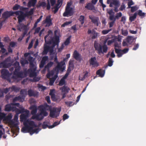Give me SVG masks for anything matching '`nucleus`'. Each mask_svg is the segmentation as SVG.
<instances>
[{"label": "nucleus", "mask_w": 146, "mask_h": 146, "mask_svg": "<svg viewBox=\"0 0 146 146\" xmlns=\"http://www.w3.org/2000/svg\"><path fill=\"white\" fill-rule=\"evenodd\" d=\"M122 16V14L121 12L117 13L116 14L115 17H114V18L113 19H115V20H116V19H118L119 17H121Z\"/></svg>", "instance_id": "obj_38"}, {"label": "nucleus", "mask_w": 146, "mask_h": 146, "mask_svg": "<svg viewBox=\"0 0 146 146\" xmlns=\"http://www.w3.org/2000/svg\"><path fill=\"white\" fill-rule=\"evenodd\" d=\"M94 46L95 50L97 51V53L99 55L106 53L108 52V48L105 44L102 45L95 42Z\"/></svg>", "instance_id": "obj_3"}, {"label": "nucleus", "mask_w": 146, "mask_h": 146, "mask_svg": "<svg viewBox=\"0 0 146 146\" xmlns=\"http://www.w3.org/2000/svg\"><path fill=\"white\" fill-rule=\"evenodd\" d=\"M71 38V36H69L66 40L64 43H63L65 46L68 45L70 43V40Z\"/></svg>", "instance_id": "obj_37"}, {"label": "nucleus", "mask_w": 146, "mask_h": 146, "mask_svg": "<svg viewBox=\"0 0 146 146\" xmlns=\"http://www.w3.org/2000/svg\"><path fill=\"white\" fill-rule=\"evenodd\" d=\"M72 23V22L71 21L66 22L64 23L63 24H62L61 26L62 27H65V26H67L70 24Z\"/></svg>", "instance_id": "obj_58"}, {"label": "nucleus", "mask_w": 146, "mask_h": 146, "mask_svg": "<svg viewBox=\"0 0 146 146\" xmlns=\"http://www.w3.org/2000/svg\"><path fill=\"white\" fill-rule=\"evenodd\" d=\"M20 69L19 68L17 67L15 68L13 72V75L12 78L14 79H16L17 78H21L23 75V73L19 72Z\"/></svg>", "instance_id": "obj_11"}, {"label": "nucleus", "mask_w": 146, "mask_h": 146, "mask_svg": "<svg viewBox=\"0 0 146 146\" xmlns=\"http://www.w3.org/2000/svg\"><path fill=\"white\" fill-rule=\"evenodd\" d=\"M114 48L115 53L117 54V56L119 58L121 57L123 54L121 51V50L118 49L116 48Z\"/></svg>", "instance_id": "obj_29"}, {"label": "nucleus", "mask_w": 146, "mask_h": 146, "mask_svg": "<svg viewBox=\"0 0 146 146\" xmlns=\"http://www.w3.org/2000/svg\"><path fill=\"white\" fill-rule=\"evenodd\" d=\"M28 60L29 62L30 67H34L35 65L33 63L34 60L33 59V58L32 57L30 56L28 59Z\"/></svg>", "instance_id": "obj_34"}, {"label": "nucleus", "mask_w": 146, "mask_h": 146, "mask_svg": "<svg viewBox=\"0 0 146 146\" xmlns=\"http://www.w3.org/2000/svg\"><path fill=\"white\" fill-rule=\"evenodd\" d=\"M38 93L37 92H35L31 89L29 90L28 91V94L30 97H36L38 95Z\"/></svg>", "instance_id": "obj_20"}, {"label": "nucleus", "mask_w": 146, "mask_h": 146, "mask_svg": "<svg viewBox=\"0 0 146 146\" xmlns=\"http://www.w3.org/2000/svg\"><path fill=\"white\" fill-rule=\"evenodd\" d=\"M60 124V122H58V121H56L54 122L52 125H50L49 127V129L52 128L55 126H56L57 125Z\"/></svg>", "instance_id": "obj_44"}, {"label": "nucleus", "mask_w": 146, "mask_h": 146, "mask_svg": "<svg viewBox=\"0 0 146 146\" xmlns=\"http://www.w3.org/2000/svg\"><path fill=\"white\" fill-rule=\"evenodd\" d=\"M85 8L88 10H92L95 9L94 6L90 3H88L85 6Z\"/></svg>", "instance_id": "obj_26"}, {"label": "nucleus", "mask_w": 146, "mask_h": 146, "mask_svg": "<svg viewBox=\"0 0 146 146\" xmlns=\"http://www.w3.org/2000/svg\"><path fill=\"white\" fill-rule=\"evenodd\" d=\"M57 65L55 68L54 70L58 72L59 70L63 71L65 69V67L62 66L65 64V62L64 61H61L60 62L58 63Z\"/></svg>", "instance_id": "obj_13"}, {"label": "nucleus", "mask_w": 146, "mask_h": 146, "mask_svg": "<svg viewBox=\"0 0 146 146\" xmlns=\"http://www.w3.org/2000/svg\"><path fill=\"white\" fill-rule=\"evenodd\" d=\"M36 2L37 0H31L28 3V6L29 7H34Z\"/></svg>", "instance_id": "obj_27"}, {"label": "nucleus", "mask_w": 146, "mask_h": 146, "mask_svg": "<svg viewBox=\"0 0 146 146\" xmlns=\"http://www.w3.org/2000/svg\"><path fill=\"white\" fill-rule=\"evenodd\" d=\"M5 110L6 111L9 112L10 111L15 112H19V109L16 107L14 106L11 104H7L5 106Z\"/></svg>", "instance_id": "obj_8"}, {"label": "nucleus", "mask_w": 146, "mask_h": 146, "mask_svg": "<svg viewBox=\"0 0 146 146\" xmlns=\"http://www.w3.org/2000/svg\"><path fill=\"white\" fill-rule=\"evenodd\" d=\"M30 68L28 70V71L30 72V76L31 77L35 76H36V74L35 72L36 68L34 67H30Z\"/></svg>", "instance_id": "obj_18"}, {"label": "nucleus", "mask_w": 146, "mask_h": 146, "mask_svg": "<svg viewBox=\"0 0 146 146\" xmlns=\"http://www.w3.org/2000/svg\"><path fill=\"white\" fill-rule=\"evenodd\" d=\"M89 19L91 20V21L93 23L96 25L97 26L100 24L99 18L98 17L94 16L93 15H90Z\"/></svg>", "instance_id": "obj_12"}, {"label": "nucleus", "mask_w": 146, "mask_h": 146, "mask_svg": "<svg viewBox=\"0 0 146 146\" xmlns=\"http://www.w3.org/2000/svg\"><path fill=\"white\" fill-rule=\"evenodd\" d=\"M2 78L4 79H6L8 81L10 82V76L11 74L9 71L6 69H3L1 71Z\"/></svg>", "instance_id": "obj_6"}, {"label": "nucleus", "mask_w": 146, "mask_h": 146, "mask_svg": "<svg viewBox=\"0 0 146 146\" xmlns=\"http://www.w3.org/2000/svg\"><path fill=\"white\" fill-rule=\"evenodd\" d=\"M13 65L14 66V67L15 68H15H17V67L19 68H20L19 63L17 61H16L13 64Z\"/></svg>", "instance_id": "obj_50"}, {"label": "nucleus", "mask_w": 146, "mask_h": 146, "mask_svg": "<svg viewBox=\"0 0 146 146\" xmlns=\"http://www.w3.org/2000/svg\"><path fill=\"white\" fill-rule=\"evenodd\" d=\"M26 33V32H24V33H23V34L21 36V37H20L18 39V41H21L22 40V39L25 36V35L27 34Z\"/></svg>", "instance_id": "obj_60"}, {"label": "nucleus", "mask_w": 146, "mask_h": 146, "mask_svg": "<svg viewBox=\"0 0 146 146\" xmlns=\"http://www.w3.org/2000/svg\"><path fill=\"white\" fill-rule=\"evenodd\" d=\"M105 73V70H103L102 69L98 70L96 72V74L98 75H99V76L101 77H103Z\"/></svg>", "instance_id": "obj_23"}, {"label": "nucleus", "mask_w": 146, "mask_h": 146, "mask_svg": "<svg viewBox=\"0 0 146 146\" xmlns=\"http://www.w3.org/2000/svg\"><path fill=\"white\" fill-rule=\"evenodd\" d=\"M11 125H13V127L16 128L17 129H19V127L18 126V124L17 123H15L13 121H11Z\"/></svg>", "instance_id": "obj_46"}, {"label": "nucleus", "mask_w": 146, "mask_h": 146, "mask_svg": "<svg viewBox=\"0 0 146 146\" xmlns=\"http://www.w3.org/2000/svg\"><path fill=\"white\" fill-rule=\"evenodd\" d=\"M27 93V90L26 89H23L21 90L20 91V94H25Z\"/></svg>", "instance_id": "obj_64"}, {"label": "nucleus", "mask_w": 146, "mask_h": 146, "mask_svg": "<svg viewBox=\"0 0 146 146\" xmlns=\"http://www.w3.org/2000/svg\"><path fill=\"white\" fill-rule=\"evenodd\" d=\"M15 14L16 16H18L17 17L19 23H21L25 19L26 17L25 13L23 11H15Z\"/></svg>", "instance_id": "obj_7"}, {"label": "nucleus", "mask_w": 146, "mask_h": 146, "mask_svg": "<svg viewBox=\"0 0 146 146\" xmlns=\"http://www.w3.org/2000/svg\"><path fill=\"white\" fill-rule=\"evenodd\" d=\"M89 62L90 65L92 66L93 67H97L99 65V63L97 62L95 57H92L90 59Z\"/></svg>", "instance_id": "obj_15"}, {"label": "nucleus", "mask_w": 146, "mask_h": 146, "mask_svg": "<svg viewBox=\"0 0 146 146\" xmlns=\"http://www.w3.org/2000/svg\"><path fill=\"white\" fill-rule=\"evenodd\" d=\"M71 71V70H69V68H68L67 70V73L66 74L65 76L63 77L62 78H64V79H65L66 78H67V77L68 76L69 72H70V71Z\"/></svg>", "instance_id": "obj_54"}, {"label": "nucleus", "mask_w": 146, "mask_h": 146, "mask_svg": "<svg viewBox=\"0 0 146 146\" xmlns=\"http://www.w3.org/2000/svg\"><path fill=\"white\" fill-rule=\"evenodd\" d=\"M17 43L14 42H11L9 43V46H11V47H13L16 46Z\"/></svg>", "instance_id": "obj_56"}, {"label": "nucleus", "mask_w": 146, "mask_h": 146, "mask_svg": "<svg viewBox=\"0 0 146 146\" xmlns=\"http://www.w3.org/2000/svg\"><path fill=\"white\" fill-rule=\"evenodd\" d=\"M126 41L129 44H131L132 42V39L131 37L128 36L126 39Z\"/></svg>", "instance_id": "obj_61"}, {"label": "nucleus", "mask_w": 146, "mask_h": 146, "mask_svg": "<svg viewBox=\"0 0 146 146\" xmlns=\"http://www.w3.org/2000/svg\"><path fill=\"white\" fill-rule=\"evenodd\" d=\"M138 9V8L136 6H134L131 7V12H133L136 11Z\"/></svg>", "instance_id": "obj_53"}, {"label": "nucleus", "mask_w": 146, "mask_h": 146, "mask_svg": "<svg viewBox=\"0 0 146 146\" xmlns=\"http://www.w3.org/2000/svg\"><path fill=\"white\" fill-rule=\"evenodd\" d=\"M50 126H49L47 124V122L44 121L42 125V128L43 129H45L48 127L49 128V127Z\"/></svg>", "instance_id": "obj_42"}, {"label": "nucleus", "mask_w": 146, "mask_h": 146, "mask_svg": "<svg viewBox=\"0 0 146 146\" xmlns=\"http://www.w3.org/2000/svg\"><path fill=\"white\" fill-rule=\"evenodd\" d=\"M20 7V5L18 4H16L13 7V10H17Z\"/></svg>", "instance_id": "obj_52"}, {"label": "nucleus", "mask_w": 146, "mask_h": 146, "mask_svg": "<svg viewBox=\"0 0 146 146\" xmlns=\"http://www.w3.org/2000/svg\"><path fill=\"white\" fill-rule=\"evenodd\" d=\"M34 9H31L30 11L25 13V15L27 17L32 15L33 14Z\"/></svg>", "instance_id": "obj_35"}, {"label": "nucleus", "mask_w": 146, "mask_h": 146, "mask_svg": "<svg viewBox=\"0 0 146 146\" xmlns=\"http://www.w3.org/2000/svg\"><path fill=\"white\" fill-rule=\"evenodd\" d=\"M54 63L52 62H50L48 63L45 66L44 69V70L45 71L47 69L49 71V68L52 66L53 65Z\"/></svg>", "instance_id": "obj_31"}, {"label": "nucleus", "mask_w": 146, "mask_h": 146, "mask_svg": "<svg viewBox=\"0 0 146 146\" xmlns=\"http://www.w3.org/2000/svg\"><path fill=\"white\" fill-rule=\"evenodd\" d=\"M5 114L3 113H0V123L1 122V121L5 117Z\"/></svg>", "instance_id": "obj_63"}, {"label": "nucleus", "mask_w": 146, "mask_h": 146, "mask_svg": "<svg viewBox=\"0 0 146 146\" xmlns=\"http://www.w3.org/2000/svg\"><path fill=\"white\" fill-rule=\"evenodd\" d=\"M31 109H32L31 111V113L32 115H34L37 112V108L36 106L35 105H33L31 107Z\"/></svg>", "instance_id": "obj_28"}, {"label": "nucleus", "mask_w": 146, "mask_h": 146, "mask_svg": "<svg viewBox=\"0 0 146 146\" xmlns=\"http://www.w3.org/2000/svg\"><path fill=\"white\" fill-rule=\"evenodd\" d=\"M19 24L17 26V29L20 31H21V30L24 31V32H26V34L27 33L28 29L27 25H25L22 23H19Z\"/></svg>", "instance_id": "obj_14"}, {"label": "nucleus", "mask_w": 146, "mask_h": 146, "mask_svg": "<svg viewBox=\"0 0 146 146\" xmlns=\"http://www.w3.org/2000/svg\"><path fill=\"white\" fill-rule=\"evenodd\" d=\"M111 30V29H109L108 30H104L102 31V33L103 35H106L108 34L109 32Z\"/></svg>", "instance_id": "obj_59"}, {"label": "nucleus", "mask_w": 146, "mask_h": 146, "mask_svg": "<svg viewBox=\"0 0 146 146\" xmlns=\"http://www.w3.org/2000/svg\"><path fill=\"white\" fill-rule=\"evenodd\" d=\"M35 126H31L32 130H31L30 135H32L33 133H37L39 131V129L38 128L33 129V128L35 127H37V125L35 124L34 122Z\"/></svg>", "instance_id": "obj_22"}, {"label": "nucleus", "mask_w": 146, "mask_h": 146, "mask_svg": "<svg viewBox=\"0 0 146 146\" xmlns=\"http://www.w3.org/2000/svg\"><path fill=\"white\" fill-rule=\"evenodd\" d=\"M25 112L27 113V114H23L20 115V118L21 120V121H26L27 117H28V114L29 113V111L28 110H26Z\"/></svg>", "instance_id": "obj_21"}, {"label": "nucleus", "mask_w": 146, "mask_h": 146, "mask_svg": "<svg viewBox=\"0 0 146 146\" xmlns=\"http://www.w3.org/2000/svg\"><path fill=\"white\" fill-rule=\"evenodd\" d=\"M122 34L124 36H126L128 34V31L127 30H123L122 29L121 30Z\"/></svg>", "instance_id": "obj_49"}, {"label": "nucleus", "mask_w": 146, "mask_h": 146, "mask_svg": "<svg viewBox=\"0 0 146 146\" xmlns=\"http://www.w3.org/2000/svg\"><path fill=\"white\" fill-rule=\"evenodd\" d=\"M65 79L62 78L58 83V85L60 86H62L65 84Z\"/></svg>", "instance_id": "obj_39"}, {"label": "nucleus", "mask_w": 146, "mask_h": 146, "mask_svg": "<svg viewBox=\"0 0 146 146\" xmlns=\"http://www.w3.org/2000/svg\"><path fill=\"white\" fill-rule=\"evenodd\" d=\"M40 112L39 114H37V120H42L44 118V113H41L42 111L40 109Z\"/></svg>", "instance_id": "obj_32"}, {"label": "nucleus", "mask_w": 146, "mask_h": 146, "mask_svg": "<svg viewBox=\"0 0 146 146\" xmlns=\"http://www.w3.org/2000/svg\"><path fill=\"white\" fill-rule=\"evenodd\" d=\"M11 89V87H9V88H6L4 89L3 90V93H5V94H7L10 90Z\"/></svg>", "instance_id": "obj_62"}, {"label": "nucleus", "mask_w": 146, "mask_h": 146, "mask_svg": "<svg viewBox=\"0 0 146 146\" xmlns=\"http://www.w3.org/2000/svg\"><path fill=\"white\" fill-rule=\"evenodd\" d=\"M20 63L22 66H24L26 64L28 63L27 61L26 60H21L20 61Z\"/></svg>", "instance_id": "obj_51"}, {"label": "nucleus", "mask_w": 146, "mask_h": 146, "mask_svg": "<svg viewBox=\"0 0 146 146\" xmlns=\"http://www.w3.org/2000/svg\"><path fill=\"white\" fill-rule=\"evenodd\" d=\"M49 33L46 35L44 37V40L45 43L48 44L52 43V46L54 48L56 45L58 46L60 42L59 37L58 36L56 35L54 38L51 36H49Z\"/></svg>", "instance_id": "obj_2"}, {"label": "nucleus", "mask_w": 146, "mask_h": 146, "mask_svg": "<svg viewBox=\"0 0 146 146\" xmlns=\"http://www.w3.org/2000/svg\"><path fill=\"white\" fill-rule=\"evenodd\" d=\"M24 99L21 96H18L15 97L13 100V102H16L19 101L21 102H23Z\"/></svg>", "instance_id": "obj_25"}, {"label": "nucleus", "mask_w": 146, "mask_h": 146, "mask_svg": "<svg viewBox=\"0 0 146 146\" xmlns=\"http://www.w3.org/2000/svg\"><path fill=\"white\" fill-rule=\"evenodd\" d=\"M38 88L41 90V91H43L46 90V87L43 86L42 85L38 84Z\"/></svg>", "instance_id": "obj_43"}, {"label": "nucleus", "mask_w": 146, "mask_h": 146, "mask_svg": "<svg viewBox=\"0 0 146 146\" xmlns=\"http://www.w3.org/2000/svg\"><path fill=\"white\" fill-rule=\"evenodd\" d=\"M42 24L45 27H48L52 25L51 16H47L45 19L42 22Z\"/></svg>", "instance_id": "obj_9"}, {"label": "nucleus", "mask_w": 146, "mask_h": 146, "mask_svg": "<svg viewBox=\"0 0 146 146\" xmlns=\"http://www.w3.org/2000/svg\"><path fill=\"white\" fill-rule=\"evenodd\" d=\"M58 77L57 75H55L54 76L52 77L50 80L49 82V85L52 86L53 85L54 83Z\"/></svg>", "instance_id": "obj_33"}, {"label": "nucleus", "mask_w": 146, "mask_h": 146, "mask_svg": "<svg viewBox=\"0 0 146 146\" xmlns=\"http://www.w3.org/2000/svg\"><path fill=\"white\" fill-rule=\"evenodd\" d=\"M39 108L42 111L41 113H44V116H46L48 115L46 111H50L49 115L50 117L53 118H56L58 116L61 111V108H53L52 109V106L48 105L46 103L40 106Z\"/></svg>", "instance_id": "obj_1"}, {"label": "nucleus", "mask_w": 146, "mask_h": 146, "mask_svg": "<svg viewBox=\"0 0 146 146\" xmlns=\"http://www.w3.org/2000/svg\"><path fill=\"white\" fill-rule=\"evenodd\" d=\"M60 90H61L63 94H66L68 93L70 90V88L67 86H64L60 88Z\"/></svg>", "instance_id": "obj_24"}, {"label": "nucleus", "mask_w": 146, "mask_h": 146, "mask_svg": "<svg viewBox=\"0 0 146 146\" xmlns=\"http://www.w3.org/2000/svg\"><path fill=\"white\" fill-rule=\"evenodd\" d=\"M65 104H66L67 106L69 107L72 106L74 104H73V102L71 101H66L65 102Z\"/></svg>", "instance_id": "obj_47"}, {"label": "nucleus", "mask_w": 146, "mask_h": 146, "mask_svg": "<svg viewBox=\"0 0 146 146\" xmlns=\"http://www.w3.org/2000/svg\"><path fill=\"white\" fill-rule=\"evenodd\" d=\"M109 14V19L110 20H112L114 18V13L113 12L112 9H110L109 11L107 12Z\"/></svg>", "instance_id": "obj_30"}, {"label": "nucleus", "mask_w": 146, "mask_h": 146, "mask_svg": "<svg viewBox=\"0 0 146 146\" xmlns=\"http://www.w3.org/2000/svg\"><path fill=\"white\" fill-rule=\"evenodd\" d=\"M24 127L22 128L21 131L24 133H29L30 134L31 130H32L31 126H34V122L33 121L29 120L28 119L24 121Z\"/></svg>", "instance_id": "obj_4"}, {"label": "nucleus", "mask_w": 146, "mask_h": 146, "mask_svg": "<svg viewBox=\"0 0 146 146\" xmlns=\"http://www.w3.org/2000/svg\"><path fill=\"white\" fill-rule=\"evenodd\" d=\"M15 11H5L2 14V17L3 18L7 19L11 16H15Z\"/></svg>", "instance_id": "obj_16"}, {"label": "nucleus", "mask_w": 146, "mask_h": 146, "mask_svg": "<svg viewBox=\"0 0 146 146\" xmlns=\"http://www.w3.org/2000/svg\"><path fill=\"white\" fill-rule=\"evenodd\" d=\"M138 15L140 16H143L144 17L145 16V14L144 13H143L141 10H139L137 11Z\"/></svg>", "instance_id": "obj_45"}, {"label": "nucleus", "mask_w": 146, "mask_h": 146, "mask_svg": "<svg viewBox=\"0 0 146 146\" xmlns=\"http://www.w3.org/2000/svg\"><path fill=\"white\" fill-rule=\"evenodd\" d=\"M113 61L112 59L110 58H109L108 61V66H111L113 64Z\"/></svg>", "instance_id": "obj_48"}, {"label": "nucleus", "mask_w": 146, "mask_h": 146, "mask_svg": "<svg viewBox=\"0 0 146 146\" xmlns=\"http://www.w3.org/2000/svg\"><path fill=\"white\" fill-rule=\"evenodd\" d=\"M11 91H15V92H18L19 90V89L17 87L13 86L11 87Z\"/></svg>", "instance_id": "obj_41"}, {"label": "nucleus", "mask_w": 146, "mask_h": 146, "mask_svg": "<svg viewBox=\"0 0 146 146\" xmlns=\"http://www.w3.org/2000/svg\"><path fill=\"white\" fill-rule=\"evenodd\" d=\"M111 21H112L109 23V27L110 28H111L113 26V25L115 23V19H113Z\"/></svg>", "instance_id": "obj_57"}, {"label": "nucleus", "mask_w": 146, "mask_h": 146, "mask_svg": "<svg viewBox=\"0 0 146 146\" xmlns=\"http://www.w3.org/2000/svg\"><path fill=\"white\" fill-rule=\"evenodd\" d=\"M73 57L76 60H81L80 54L76 50H75L73 53Z\"/></svg>", "instance_id": "obj_19"}, {"label": "nucleus", "mask_w": 146, "mask_h": 146, "mask_svg": "<svg viewBox=\"0 0 146 146\" xmlns=\"http://www.w3.org/2000/svg\"><path fill=\"white\" fill-rule=\"evenodd\" d=\"M44 45V50L42 52L43 55L46 54L48 52L50 54H52L54 52V48L52 46H49L47 45V44Z\"/></svg>", "instance_id": "obj_10"}, {"label": "nucleus", "mask_w": 146, "mask_h": 146, "mask_svg": "<svg viewBox=\"0 0 146 146\" xmlns=\"http://www.w3.org/2000/svg\"><path fill=\"white\" fill-rule=\"evenodd\" d=\"M84 16L83 15H81L79 17V20L81 22V24L82 25H83L84 23Z\"/></svg>", "instance_id": "obj_40"}, {"label": "nucleus", "mask_w": 146, "mask_h": 146, "mask_svg": "<svg viewBox=\"0 0 146 146\" xmlns=\"http://www.w3.org/2000/svg\"><path fill=\"white\" fill-rule=\"evenodd\" d=\"M137 13H135L133 15L130 16L129 17V20L131 22L133 21L137 17Z\"/></svg>", "instance_id": "obj_36"}, {"label": "nucleus", "mask_w": 146, "mask_h": 146, "mask_svg": "<svg viewBox=\"0 0 146 146\" xmlns=\"http://www.w3.org/2000/svg\"><path fill=\"white\" fill-rule=\"evenodd\" d=\"M119 1L117 0H114L113 2V4L115 6H119Z\"/></svg>", "instance_id": "obj_55"}, {"label": "nucleus", "mask_w": 146, "mask_h": 146, "mask_svg": "<svg viewBox=\"0 0 146 146\" xmlns=\"http://www.w3.org/2000/svg\"><path fill=\"white\" fill-rule=\"evenodd\" d=\"M73 14L72 8H66L65 12L63 14L64 17H67L68 15L72 16Z\"/></svg>", "instance_id": "obj_17"}, {"label": "nucleus", "mask_w": 146, "mask_h": 146, "mask_svg": "<svg viewBox=\"0 0 146 146\" xmlns=\"http://www.w3.org/2000/svg\"><path fill=\"white\" fill-rule=\"evenodd\" d=\"M11 57H8L5 60L0 63V68H7L10 67L12 65V63L9 62L11 61Z\"/></svg>", "instance_id": "obj_5"}]
</instances>
